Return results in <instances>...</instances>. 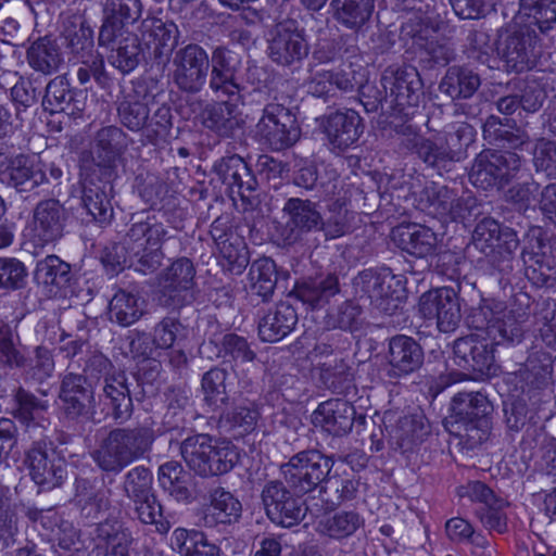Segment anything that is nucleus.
<instances>
[{
	"mask_svg": "<svg viewBox=\"0 0 556 556\" xmlns=\"http://www.w3.org/2000/svg\"><path fill=\"white\" fill-rule=\"evenodd\" d=\"M167 227L155 216L135 220L119 242L105 247L101 262L114 275L126 267L143 275L156 271L165 257L162 245L169 240Z\"/></svg>",
	"mask_w": 556,
	"mask_h": 556,
	"instance_id": "f257e3e1",
	"label": "nucleus"
},
{
	"mask_svg": "<svg viewBox=\"0 0 556 556\" xmlns=\"http://www.w3.org/2000/svg\"><path fill=\"white\" fill-rule=\"evenodd\" d=\"M332 457L317 450H304L280 466V472L288 485L299 495H305L321 485L332 505L355 497L358 481L350 476L331 475Z\"/></svg>",
	"mask_w": 556,
	"mask_h": 556,
	"instance_id": "f03ea898",
	"label": "nucleus"
},
{
	"mask_svg": "<svg viewBox=\"0 0 556 556\" xmlns=\"http://www.w3.org/2000/svg\"><path fill=\"white\" fill-rule=\"evenodd\" d=\"M154 440L153 429L147 426L113 428L98 440L91 457L102 471L118 475L132 463L146 458Z\"/></svg>",
	"mask_w": 556,
	"mask_h": 556,
	"instance_id": "7ed1b4c3",
	"label": "nucleus"
},
{
	"mask_svg": "<svg viewBox=\"0 0 556 556\" xmlns=\"http://www.w3.org/2000/svg\"><path fill=\"white\" fill-rule=\"evenodd\" d=\"M187 466L201 477L227 473L239 462V452L229 441L213 444L208 434H195L180 444Z\"/></svg>",
	"mask_w": 556,
	"mask_h": 556,
	"instance_id": "20e7f679",
	"label": "nucleus"
},
{
	"mask_svg": "<svg viewBox=\"0 0 556 556\" xmlns=\"http://www.w3.org/2000/svg\"><path fill=\"white\" fill-rule=\"evenodd\" d=\"M472 244L498 273L508 274L513 270L514 253L519 245L513 229L502 228L493 218H483L473 230Z\"/></svg>",
	"mask_w": 556,
	"mask_h": 556,
	"instance_id": "39448f33",
	"label": "nucleus"
},
{
	"mask_svg": "<svg viewBox=\"0 0 556 556\" xmlns=\"http://www.w3.org/2000/svg\"><path fill=\"white\" fill-rule=\"evenodd\" d=\"M354 287L369 299L375 308L389 316L394 315L407 298L403 277L394 275L390 269L381 273L363 270L354 278Z\"/></svg>",
	"mask_w": 556,
	"mask_h": 556,
	"instance_id": "423d86ee",
	"label": "nucleus"
},
{
	"mask_svg": "<svg viewBox=\"0 0 556 556\" xmlns=\"http://www.w3.org/2000/svg\"><path fill=\"white\" fill-rule=\"evenodd\" d=\"M254 134L262 144L273 151H282L296 143L301 128L293 109L273 101L264 106Z\"/></svg>",
	"mask_w": 556,
	"mask_h": 556,
	"instance_id": "0eeeda50",
	"label": "nucleus"
},
{
	"mask_svg": "<svg viewBox=\"0 0 556 556\" xmlns=\"http://www.w3.org/2000/svg\"><path fill=\"white\" fill-rule=\"evenodd\" d=\"M496 51L508 73H523L536 66L542 42L535 30L523 26L506 29L498 36Z\"/></svg>",
	"mask_w": 556,
	"mask_h": 556,
	"instance_id": "6e6552de",
	"label": "nucleus"
},
{
	"mask_svg": "<svg viewBox=\"0 0 556 556\" xmlns=\"http://www.w3.org/2000/svg\"><path fill=\"white\" fill-rule=\"evenodd\" d=\"M305 31L293 20L276 24L268 33L266 54L277 66L291 71L301 67L309 54Z\"/></svg>",
	"mask_w": 556,
	"mask_h": 556,
	"instance_id": "1a4fd4ad",
	"label": "nucleus"
},
{
	"mask_svg": "<svg viewBox=\"0 0 556 556\" xmlns=\"http://www.w3.org/2000/svg\"><path fill=\"white\" fill-rule=\"evenodd\" d=\"M521 165V157L515 152L483 150L473 161L469 179L483 190L502 188L517 176Z\"/></svg>",
	"mask_w": 556,
	"mask_h": 556,
	"instance_id": "9d476101",
	"label": "nucleus"
},
{
	"mask_svg": "<svg viewBox=\"0 0 556 556\" xmlns=\"http://www.w3.org/2000/svg\"><path fill=\"white\" fill-rule=\"evenodd\" d=\"M418 206L443 220H464L476 215L477 200L435 182L427 184L418 194Z\"/></svg>",
	"mask_w": 556,
	"mask_h": 556,
	"instance_id": "9b49d317",
	"label": "nucleus"
},
{
	"mask_svg": "<svg viewBox=\"0 0 556 556\" xmlns=\"http://www.w3.org/2000/svg\"><path fill=\"white\" fill-rule=\"evenodd\" d=\"M195 268L187 257L174 261L157 277L160 305L168 308H180L194 299L193 287Z\"/></svg>",
	"mask_w": 556,
	"mask_h": 556,
	"instance_id": "f8f14e48",
	"label": "nucleus"
},
{
	"mask_svg": "<svg viewBox=\"0 0 556 556\" xmlns=\"http://www.w3.org/2000/svg\"><path fill=\"white\" fill-rule=\"evenodd\" d=\"M282 213L287 220L277 229V236L283 245H293L304 240L308 233L320 231L324 227L318 204L308 199H288Z\"/></svg>",
	"mask_w": 556,
	"mask_h": 556,
	"instance_id": "ddd939ff",
	"label": "nucleus"
},
{
	"mask_svg": "<svg viewBox=\"0 0 556 556\" xmlns=\"http://www.w3.org/2000/svg\"><path fill=\"white\" fill-rule=\"evenodd\" d=\"M33 440L34 443L25 458L31 479L43 490L61 486L67 476L65 459L58 454L52 442L46 441L45 437Z\"/></svg>",
	"mask_w": 556,
	"mask_h": 556,
	"instance_id": "4468645a",
	"label": "nucleus"
},
{
	"mask_svg": "<svg viewBox=\"0 0 556 556\" xmlns=\"http://www.w3.org/2000/svg\"><path fill=\"white\" fill-rule=\"evenodd\" d=\"M173 66V83L180 91L193 94L206 83L210 58L202 47L189 43L175 52Z\"/></svg>",
	"mask_w": 556,
	"mask_h": 556,
	"instance_id": "2eb2a0df",
	"label": "nucleus"
},
{
	"mask_svg": "<svg viewBox=\"0 0 556 556\" xmlns=\"http://www.w3.org/2000/svg\"><path fill=\"white\" fill-rule=\"evenodd\" d=\"M418 307L420 315L435 321L442 333L454 332L460 325V299L452 288L443 287L425 292L419 299Z\"/></svg>",
	"mask_w": 556,
	"mask_h": 556,
	"instance_id": "dca6fc26",
	"label": "nucleus"
},
{
	"mask_svg": "<svg viewBox=\"0 0 556 556\" xmlns=\"http://www.w3.org/2000/svg\"><path fill=\"white\" fill-rule=\"evenodd\" d=\"M453 354L455 365L463 370L480 376L496 374L494 343L479 333L456 339Z\"/></svg>",
	"mask_w": 556,
	"mask_h": 556,
	"instance_id": "f3484780",
	"label": "nucleus"
},
{
	"mask_svg": "<svg viewBox=\"0 0 556 556\" xmlns=\"http://www.w3.org/2000/svg\"><path fill=\"white\" fill-rule=\"evenodd\" d=\"M98 41L109 51L108 62L124 75L132 72L144 59L140 38L134 31L99 33Z\"/></svg>",
	"mask_w": 556,
	"mask_h": 556,
	"instance_id": "a211bd4d",
	"label": "nucleus"
},
{
	"mask_svg": "<svg viewBox=\"0 0 556 556\" xmlns=\"http://www.w3.org/2000/svg\"><path fill=\"white\" fill-rule=\"evenodd\" d=\"M210 66L211 90L218 97L226 96L230 100H238L242 89L239 81L240 56L225 47H217L212 53Z\"/></svg>",
	"mask_w": 556,
	"mask_h": 556,
	"instance_id": "6ab92c4d",
	"label": "nucleus"
},
{
	"mask_svg": "<svg viewBox=\"0 0 556 556\" xmlns=\"http://www.w3.org/2000/svg\"><path fill=\"white\" fill-rule=\"evenodd\" d=\"M381 85L386 97L390 98L399 112L406 114V109L419 102L420 78L415 67H388L381 77Z\"/></svg>",
	"mask_w": 556,
	"mask_h": 556,
	"instance_id": "aec40b11",
	"label": "nucleus"
},
{
	"mask_svg": "<svg viewBox=\"0 0 556 556\" xmlns=\"http://www.w3.org/2000/svg\"><path fill=\"white\" fill-rule=\"evenodd\" d=\"M59 399L62 412L70 420L89 418L94 409V392L86 377L75 372L63 376Z\"/></svg>",
	"mask_w": 556,
	"mask_h": 556,
	"instance_id": "412c9836",
	"label": "nucleus"
},
{
	"mask_svg": "<svg viewBox=\"0 0 556 556\" xmlns=\"http://www.w3.org/2000/svg\"><path fill=\"white\" fill-rule=\"evenodd\" d=\"M1 181L18 193H28L48 182L46 164L26 154H18L5 161Z\"/></svg>",
	"mask_w": 556,
	"mask_h": 556,
	"instance_id": "4be33fe9",
	"label": "nucleus"
},
{
	"mask_svg": "<svg viewBox=\"0 0 556 556\" xmlns=\"http://www.w3.org/2000/svg\"><path fill=\"white\" fill-rule=\"evenodd\" d=\"M330 150L342 153L355 144L364 131L362 117L354 110L337 111L321 119Z\"/></svg>",
	"mask_w": 556,
	"mask_h": 556,
	"instance_id": "5701e85b",
	"label": "nucleus"
},
{
	"mask_svg": "<svg viewBox=\"0 0 556 556\" xmlns=\"http://www.w3.org/2000/svg\"><path fill=\"white\" fill-rule=\"evenodd\" d=\"M67 216L59 200L40 201L33 212V240L36 245L45 247L63 237Z\"/></svg>",
	"mask_w": 556,
	"mask_h": 556,
	"instance_id": "b1692460",
	"label": "nucleus"
},
{
	"mask_svg": "<svg viewBox=\"0 0 556 556\" xmlns=\"http://www.w3.org/2000/svg\"><path fill=\"white\" fill-rule=\"evenodd\" d=\"M421 345L412 337L397 334L389 340L387 376L399 379L417 371L424 364Z\"/></svg>",
	"mask_w": 556,
	"mask_h": 556,
	"instance_id": "393cba45",
	"label": "nucleus"
},
{
	"mask_svg": "<svg viewBox=\"0 0 556 556\" xmlns=\"http://www.w3.org/2000/svg\"><path fill=\"white\" fill-rule=\"evenodd\" d=\"M214 169L231 197L238 195L242 201H252L257 180L241 156L233 154L223 157L214 165Z\"/></svg>",
	"mask_w": 556,
	"mask_h": 556,
	"instance_id": "a878e982",
	"label": "nucleus"
},
{
	"mask_svg": "<svg viewBox=\"0 0 556 556\" xmlns=\"http://www.w3.org/2000/svg\"><path fill=\"white\" fill-rule=\"evenodd\" d=\"M354 418V406L342 399H330L323 402L312 414V422L315 427L337 437L351 431Z\"/></svg>",
	"mask_w": 556,
	"mask_h": 556,
	"instance_id": "bb28decb",
	"label": "nucleus"
},
{
	"mask_svg": "<svg viewBox=\"0 0 556 556\" xmlns=\"http://www.w3.org/2000/svg\"><path fill=\"white\" fill-rule=\"evenodd\" d=\"M141 36L152 48L155 60L166 63L178 43L179 30L173 21L147 17L141 22Z\"/></svg>",
	"mask_w": 556,
	"mask_h": 556,
	"instance_id": "cd10ccee",
	"label": "nucleus"
},
{
	"mask_svg": "<svg viewBox=\"0 0 556 556\" xmlns=\"http://www.w3.org/2000/svg\"><path fill=\"white\" fill-rule=\"evenodd\" d=\"M331 16L343 29L354 34L367 30L375 11V0H331Z\"/></svg>",
	"mask_w": 556,
	"mask_h": 556,
	"instance_id": "c85d7f7f",
	"label": "nucleus"
},
{
	"mask_svg": "<svg viewBox=\"0 0 556 556\" xmlns=\"http://www.w3.org/2000/svg\"><path fill=\"white\" fill-rule=\"evenodd\" d=\"M339 291V278L336 274H320L296 282L290 295L311 308H318Z\"/></svg>",
	"mask_w": 556,
	"mask_h": 556,
	"instance_id": "c756f323",
	"label": "nucleus"
},
{
	"mask_svg": "<svg viewBox=\"0 0 556 556\" xmlns=\"http://www.w3.org/2000/svg\"><path fill=\"white\" fill-rule=\"evenodd\" d=\"M392 239L404 252L416 257H427L434 254L438 238L428 227L413 224L399 226L392 231Z\"/></svg>",
	"mask_w": 556,
	"mask_h": 556,
	"instance_id": "7c9ffc66",
	"label": "nucleus"
},
{
	"mask_svg": "<svg viewBox=\"0 0 556 556\" xmlns=\"http://www.w3.org/2000/svg\"><path fill=\"white\" fill-rule=\"evenodd\" d=\"M229 101L206 103L199 114L203 127L219 137H231L240 128L241 118L237 105Z\"/></svg>",
	"mask_w": 556,
	"mask_h": 556,
	"instance_id": "2f4dec72",
	"label": "nucleus"
},
{
	"mask_svg": "<svg viewBox=\"0 0 556 556\" xmlns=\"http://www.w3.org/2000/svg\"><path fill=\"white\" fill-rule=\"evenodd\" d=\"M42 106L50 114L63 112L68 116H78L84 110V102L76 99V91L66 77L59 75L48 83Z\"/></svg>",
	"mask_w": 556,
	"mask_h": 556,
	"instance_id": "473e14b6",
	"label": "nucleus"
},
{
	"mask_svg": "<svg viewBox=\"0 0 556 556\" xmlns=\"http://www.w3.org/2000/svg\"><path fill=\"white\" fill-rule=\"evenodd\" d=\"M14 401L16 407L13 415L25 427V432L29 439L45 437V422L47 420L40 418L39 413L48 409V402L37 399L33 393L21 387L15 391Z\"/></svg>",
	"mask_w": 556,
	"mask_h": 556,
	"instance_id": "72a5a7b5",
	"label": "nucleus"
},
{
	"mask_svg": "<svg viewBox=\"0 0 556 556\" xmlns=\"http://www.w3.org/2000/svg\"><path fill=\"white\" fill-rule=\"evenodd\" d=\"M406 147L440 175L443 172H451L454 163L459 161L454 149L447 148L445 143L432 141L421 136L415 135L413 138H408Z\"/></svg>",
	"mask_w": 556,
	"mask_h": 556,
	"instance_id": "f704fd0d",
	"label": "nucleus"
},
{
	"mask_svg": "<svg viewBox=\"0 0 556 556\" xmlns=\"http://www.w3.org/2000/svg\"><path fill=\"white\" fill-rule=\"evenodd\" d=\"M142 10L141 0H104L99 33L129 30L128 26L140 20Z\"/></svg>",
	"mask_w": 556,
	"mask_h": 556,
	"instance_id": "c9c22d12",
	"label": "nucleus"
},
{
	"mask_svg": "<svg viewBox=\"0 0 556 556\" xmlns=\"http://www.w3.org/2000/svg\"><path fill=\"white\" fill-rule=\"evenodd\" d=\"M298 323V314L288 302L278 303L258 321V336L264 342H278L287 337Z\"/></svg>",
	"mask_w": 556,
	"mask_h": 556,
	"instance_id": "e433bc0d",
	"label": "nucleus"
},
{
	"mask_svg": "<svg viewBox=\"0 0 556 556\" xmlns=\"http://www.w3.org/2000/svg\"><path fill=\"white\" fill-rule=\"evenodd\" d=\"M242 505L230 492L217 488L211 492L210 504L207 505L203 525L214 528L218 525H231L241 517Z\"/></svg>",
	"mask_w": 556,
	"mask_h": 556,
	"instance_id": "4c0bfd02",
	"label": "nucleus"
},
{
	"mask_svg": "<svg viewBox=\"0 0 556 556\" xmlns=\"http://www.w3.org/2000/svg\"><path fill=\"white\" fill-rule=\"evenodd\" d=\"M103 393L109 400V406L112 409V416L116 421H127L134 410L131 390L127 381L126 374L122 370L113 372L105 379Z\"/></svg>",
	"mask_w": 556,
	"mask_h": 556,
	"instance_id": "58836bf2",
	"label": "nucleus"
},
{
	"mask_svg": "<svg viewBox=\"0 0 556 556\" xmlns=\"http://www.w3.org/2000/svg\"><path fill=\"white\" fill-rule=\"evenodd\" d=\"M112 191L110 181H86L83 186L81 204L92 220L99 225H108L113 218V206L109 193Z\"/></svg>",
	"mask_w": 556,
	"mask_h": 556,
	"instance_id": "ea45409f",
	"label": "nucleus"
},
{
	"mask_svg": "<svg viewBox=\"0 0 556 556\" xmlns=\"http://www.w3.org/2000/svg\"><path fill=\"white\" fill-rule=\"evenodd\" d=\"M525 275L536 286L546 285L556 274V243H540V251H522Z\"/></svg>",
	"mask_w": 556,
	"mask_h": 556,
	"instance_id": "a19ab883",
	"label": "nucleus"
},
{
	"mask_svg": "<svg viewBox=\"0 0 556 556\" xmlns=\"http://www.w3.org/2000/svg\"><path fill=\"white\" fill-rule=\"evenodd\" d=\"M29 66L43 75H52L63 64V53L55 39L48 36L35 40L26 51Z\"/></svg>",
	"mask_w": 556,
	"mask_h": 556,
	"instance_id": "79ce46f5",
	"label": "nucleus"
},
{
	"mask_svg": "<svg viewBox=\"0 0 556 556\" xmlns=\"http://www.w3.org/2000/svg\"><path fill=\"white\" fill-rule=\"evenodd\" d=\"M62 35L72 60L96 50L93 30L81 14H71L64 17Z\"/></svg>",
	"mask_w": 556,
	"mask_h": 556,
	"instance_id": "37998d69",
	"label": "nucleus"
},
{
	"mask_svg": "<svg viewBox=\"0 0 556 556\" xmlns=\"http://www.w3.org/2000/svg\"><path fill=\"white\" fill-rule=\"evenodd\" d=\"M429 434V426L421 414L400 418L390 432V442L403 453L412 451Z\"/></svg>",
	"mask_w": 556,
	"mask_h": 556,
	"instance_id": "c03bdc74",
	"label": "nucleus"
},
{
	"mask_svg": "<svg viewBox=\"0 0 556 556\" xmlns=\"http://www.w3.org/2000/svg\"><path fill=\"white\" fill-rule=\"evenodd\" d=\"M365 525V519L355 510H337L325 515L318 522V532L337 541L354 535Z\"/></svg>",
	"mask_w": 556,
	"mask_h": 556,
	"instance_id": "a18cd8bd",
	"label": "nucleus"
},
{
	"mask_svg": "<svg viewBox=\"0 0 556 556\" xmlns=\"http://www.w3.org/2000/svg\"><path fill=\"white\" fill-rule=\"evenodd\" d=\"M111 491L103 486H96L88 479H76V498L80 506V514L87 519H97L111 506Z\"/></svg>",
	"mask_w": 556,
	"mask_h": 556,
	"instance_id": "49530a36",
	"label": "nucleus"
},
{
	"mask_svg": "<svg viewBox=\"0 0 556 556\" xmlns=\"http://www.w3.org/2000/svg\"><path fill=\"white\" fill-rule=\"evenodd\" d=\"M480 77L463 66H451L442 78L439 89L452 99L470 98L480 87Z\"/></svg>",
	"mask_w": 556,
	"mask_h": 556,
	"instance_id": "de8ad7c7",
	"label": "nucleus"
},
{
	"mask_svg": "<svg viewBox=\"0 0 556 556\" xmlns=\"http://www.w3.org/2000/svg\"><path fill=\"white\" fill-rule=\"evenodd\" d=\"M492 409L488 397L480 392H459L452 401L453 416L456 422L464 425L486 416Z\"/></svg>",
	"mask_w": 556,
	"mask_h": 556,
	"instance_id": "09e8293b",
	"label": "nucleus"
},
{
	"mask_svg": "<svg viewBox=\"0 0 556 556\" xmlns=\"http://www.w3.org/2000/svg\"><path fill=\"white\" fill-rule=\"evenodd\" d=\"M250 291L263 302L268 301L277 285V269L275 262L269 257H262L251 264L249 270Z\"/></svg>",
	"mask_w": 556,
	"mask_h": 556,
	"instance_id": "8fccbe9b",
	"label": "nucleus"
},
{
	"mask_svg": "<svg viewBox=\"0 0 556 556\" xmlns=\"http://www.w3.org/2000/svg\"><path fill=\"white\" fill-rule=\"evenodd\" d=\"M144 301L137 294L119 290L109 305L110 319L119 326L128 327L143 315Z\"/></svg>",
	"mask_w": 556,
	"mask_h": 556,
	"instance_id": "3c124183",
	"label": "nucleus"
},
{
	"mask_svg": "<svg viewBox=\"0 0 556 556\" xmlns=\"http://www.w3.org/2000/svg\"><path fill=\"white\" fill-rule=\"evenodd\" d=\"M38 283L53 286L58 289H67L72 285L71 265L56 255H48L39 261L35 270Z\"/></svg>",
	"mask_w": 556,
	"mask_h": 556,
	"instance_id": "603ef678",
	"label": "nucleus"
},
{
	"mask_svg": "<svg viewBox=\"0 0 556 556\" xmlns=\"http://www.w3.org/2000/svg\"><path fill=\"white\" fill-rule=\"evenodd\" d=\"M159 482L177 501H188L191 497L188 488L189 473L178 462L170 460L160 466Z\"/></svg>",
	"mask_w": 556,
	"mask_h": 556,
	"instance_id": "864d4df0",
	"label": "nucleus"
},
{
	"mask_svg": "<svg viewBox=\"0 0 556 556\" xmlns=\"http://www.w3.org/2000/svg\"><path fill=\"white\" fill-rule=\"evenodd\" d=\"M530 317L528 305H513L508 311L503 314V317L497 321L496 328L502 340L508 343H520L523 339L527 323Z\"/></svg>",
	"mask_w": 556,
	"mask_h": 556,
	"instance_id": "5fc2aeb1",
	"label": "nucleus"
},
{
	"mask_svg": "<svg viewBox=\"0 0 556 556\" xmlns=\"http://www.w3.org/2000/svg\"><path fill=\"white\" fill-rule=\"evenodd\" d=\"M73 61L78 66L76 76L80 85H86L91 79L103 89L111 85V77L105 71L103 56L97 50L88 52L84 56H77Z\"/></svg>",
	"mask_w": 556,
	"mask_h": 556,
	"instance_id": "6e6d98bb",
	"label": "nucleus"
},
{
	"mask_svg": "<svg viewBox=\"0 0 556 556\" xmlns=\"http://www.w3.org/2000/svg\"><path fill=\"white\" fill-rule=\"evenodd\" d=\"M134 518L142 525L155 526L156 532L165 534L170 529V522L163 515V506L155 493L132 501Z\"/></svg>",
	"mask_w": 556,
	"mask_h": 556,
	"instance_id": "4d7b16f0",
	"label": "nucleus"
},
{
	"mask_svg": "<svg viewBox=\"0 0 556 556\" xmlns=\"http://www.w3.org/2000/svg\"><path fill=\"white\" fill-rule=\"evenodd\" d=\"M227 377V370L219 367L210 369L202 377L204 401L213 412L222 409L229 400L226 391Z\"/></svg>",
	"mask_w": 556,
	"mask_h": 556,
	"instance_id": "13d9d810",
	"label": "nucleus"
},
{
	"mask_svg": "<svg viewBox=\"0 0 556 556\" xmlns=\"http://www.w3.org/2000/svg\"><path fill=\"white\" fill-rule=\"evenodd\" d=\"M483 136L490 143H496L502 147L516 149L529 140L526 131L516 129L508 130L504 127L500 117L491 115L483 125Z\"/></svg>",
	"mask_w": 556,
	"mask_h": 556,
	"instance_id": "bf43d9fd",
	"label": "nucleus"
},
{
	"mask_svg": "<svg viewBox=\"0 0 556 556\" xmlns=\"http://www.w3.org/2000/svg\"><path fill=\"white\" fill-rule=\"evenodd\" d=\"M122 489L130 502L154 493L151 470L142 465L132 467L124 475Z\"/></svg>",
	"mask_w": 556,
	"mask_h": 556,
	"instance_id": "052dcab7",
	"label": "nucleus"
},
{
	"mask_svg": "<svg viewBox=\"0 0 556 556\" xmlns=\"http://www.w3.org/2000/svg\"><path fill=\"white\" fill-rule=\"evenodd\" d=\"M149 113L147 96L140 99L137 96L128 94L118 105L122 124L134 131L140 130L147 124Z\"/></svg>",
	"mask_w": 556,
	"mask_h": 556,
	"instance_id": "680f3d73",
	"label": "nucleus"
},
{
	"mask_svg": "<svg viewBox=\"0 0 556 556\" xmlns=\"http://www.w3.org/2000/svg\"><path fill=\"white\" fill-rule=\"evenodd\" d=\"M217 249L225 261L224 266L232 274L239 275L248 266V251L238 235L230 236L227 241L220 242Z\"/></svg>",
	"mask_w": 556,
	"mask_h": 556,
	"instance_id": "e2e57ef3",
	"label": "nucleus"
},
{
	"mask_svg": "<svg viewBox=\"0 0 556 556\" xmlns=\"http://www.w3.org/2000/svg\"><path fill=\"white\" fill-rule=\"evenodd\" d=\"M362 307L353 300H346L327 315V325L342 330H356L362 324Z\"/></svg>",
	"mask_w": 556,
	"mask_h": 556,
	"instance_id": "0e129e2a",
	"label": "nucleus"
},
{
	"mask_svg": "<svg viewBox=\"0 0 556 556\" xmlns=\"http://www.w3.org/2000/svg\"><path fill=\"white\" fill-rule=\"evenodd\" d=\"M520 10L533 18L541 31H546L556 23L555 0H520Z\"/></svg>",
	"mask_w": 556,
	"mask_h": 556,
	"instance_id": "69168bd1",
	"label": "nucleus"
},
{
	"mask_svg": "<svg viewBox=\"0 0 556 556\" xmlns=\"http://www.w3.org/2000/svg\"><path fill=\"white\" fill-rule=\"evenodd\" d=\"M532 164L536 173L556 179V141L539 139L532 150Z\"/></svg>",
	"mask_w": 556,
	"mask_h": 556,
	"instance_id": "338daca9",
	"label": "nucleus"
},
{
	"mask_svg": "<svg viewBox=\"0 0 556 556\" xmlns=\"http://www.w3.org/2000/svg\"><path fill=\"white\" fill-rule=\"evenodd\" d=\"M53 548L56 556H80L84 543L79 530L71 522L62 521L55 533Z\"/></svg>",
	"mask_w": 556,
	"mask_h": 556,
	"instance_id": "774afa93",
	"label": "nucleus"
}]
</instances>
